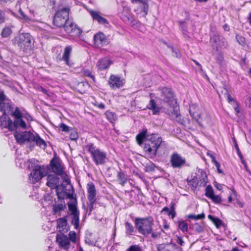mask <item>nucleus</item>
I'll return each mask as SVG.
<instances>
[{
	"label": "nucleus",
	"mask_w": 251,
	"mask_h": 251,
	"mask_svg": "<svg viewBox=\"0 0 251 251\" xmlns=\"http://www.w3.org/2000/svg\"><path fill=\"white\" fill-rule=\"evenodd\" d=\"M135 225L138 232L145 237L150 234L153 239H156L160 236L163 231L160 226H155L152 218H136L135 219Z\"/></svg>",
	"instance_id": "nucleus-1"
},
{
	"label": "nucleus",
	"mask_w": 251,
	"mask_h": 251,
	"mask_svg": "<svg viewBox=\"0 0 251 251\" xmlns=\"http://www.w3.org/2000/svg\"><path fill=\"white\" fill-rule=\"evenodd\" d=\"M14 136L17 142L20 144H23L25 142L30 143V148H33L35 147V144L44 149L47 147L45 141L37 133L33 134L30 131H25L22 133H16Z\"/></svg>",
	"instance_id": "nucleus-2"
},
{
	"label": "nucleus",
	"mask_w": 251,
	"mask_h": 251,
	"mask_svg": "<svg viewBox=\"0 0 251 251\" xmlns=\"http://www.w3.org/2000/svg\"><path fill=\"white\" fill-rule=\"evenodd\" d=\"M162 142V138L158 134L152 133L149 135L142 147L146 155L151 159H154L157 155V150Z\"/></svg>",
	"instance_id": "nucleus-3"
},
{
	"label": "nucleus",
	"mask_w": 251,
	"mask_h": 251,
	"mask_svg": "<svg viewBox=\"0 0 251 251\" xmlns=\"http://www.w3.org/2000/svg\"><path fill=\"white\" fill-rule=\"evenodd\" d=\"M56 195L59 200H64V199L70 200L69 202H71L74 199H76L74 196V189L70 183V180L64 178L63 182L55 189Z\"/></svg>",
	"instance_id": "nucleus-4"
},
{
	"label": "nucleus",
	"mask_w": 251,
	"mask_h": 251,
	"mask_svg": "<svg viewBox=\"0 0 251 251\" xmlns=\"http://www.w3.org/2000/svg\"><path fill=\"white\" fill-rule=\"evenodd\" d=\"M14 43L22 51L28 52L34 46V39L29 33H24L15 38Z\"/></svg>",
	"instance_id": "nucleus-5"
},
{
	"label": "nucleus",
	"mask_w": 251,
	"mask_h": 251,
	"mask_svg": "<svg viewBox=\"0 0 251 251\" xmlns=\"http://www.w3.org/2000/svg\"><path fill=\"white\" fill-rule=\"evenodd\" d=\"M86 148L96 165H103L106 162V153L97 148L93 143L87 144Z\"/></svg>",
	"instance_id": "nucleus-6"
},
{
	"label": "nucleus",
	"mask_w": 251,
	"mask_h": 251,
	"mask_svg": "<svg viewBox=\"0 0 251 251\" xmlns=\"http://www.w3.org/2000/svg\"><path fill=\"white\" fill-rule=\"evenodd\" d=\"M77 204V199H74L71 202L68 203L69 212L66 216L75 229H77L79 226V211Z\"/></svg>",
	"instance_id": "nucleus-7"
},
{
	"label": "nucleus",
	"mask_w": 251,
	"mask_h": 251,
	"mask_svg": "<svg viewBox=\"0 0 251 251\" xmlns=\"http://www.w3.org/2000/svg\"><path fill=\"white\" fill-rule=\"evenodd\" d=\"M161 94V96L162 100L169 103L170 105V112H171L172 117L175 120L178 121L180 120V115L178 113L177 111L173 106L171 105L170 102L173 101L174 99V93L170 88L162 87L159 89Z\"/></svg>",
	"instance_id": "nucleus-8"
},
{
	"label": "nucleus",
	"mask_w": 251,
	"mask_h": 251,
	"mask_svg": "<svg viewBox=\"0 0 251 251\" xmlns=\"http://www.w3.org/2000/svg\"><path fill=\"white\" fill-rule=\"evenodd\" d=\"M69 8H64L58 10L54 16L53 23L54 25L58 27L66 26L69 21Z\"/></svg>",
	"instance_id": "nucleus-9"
},
{
	"label": "nucleus",
	"mask_w": 251,
	"mask_h": 251,
	"mask_svg": "<svg viewBox=\"0 0 251 251\" xmlns=\"http://www.w3.org/2000/svg\"><path fill=\"white\" fill-rule=\"evenodd\" d=\"M170 163L173 168L181 169L186 165V160L181 154L174 152L170 155Z\"/></svg>",
	"instance_id": "nucleus-10"
},
{
	"label": "nucleus",
	"mask_w": 251,
	"mask_h": 251,
	"mask_svg": "<svg viewBox=\"0 0 251 251\" xmlns=\"http://www.w3.org/2000/svg\"><path fill=\"white\" fill-rule=\"evenodd\" d=\"M51 171L58 176H60L63 178L67 176V175L63 170L60 161L57 158L53 157L50 162Z\"/></svg>",
	"instance_id": "nucleus-11"
},
{
	"label": "nucleus",
	"mask_w": 251,
	"mask_h": 251,
	"mask_svg": "<svg viewBox=\"0 0 251 251\" xmlns=\"http://www.w3.org/2000/svg\"><path fill=\"white\" fill-rule=\"evenodd\" d=\"M194 106L190 107L189 113L191 116L196 121V122L201 127L203 126L204 124H209L210 122V117L208 116H205L204 119L201 117V115L198 112H195Z\"/></svg>",
	"instance_id": "nucleus-12"
},
{
	"label": "nucleus",
	"mask_w": 251,
	"mask_h": 251,
	"mask_svg": "<svg viewBox=\"0 0 251 251\" xmlns=\"http://www.w3.org/2000/svg\"><path fill=\"white\" fill-rule=\"evenodd\" d=\"M210 42L217 50L218 48H226L227 43L223 37H220L217 33H213L211 35Z\"/></svg>",
	"instance_id": "nucleus-13"
},
{
	"label": "nucleus",
	"mask_w": 251,
	"mask_h": 251,
	"mask_svg": "<svg viewBox=\"0 0 251 251\" xmlns=\"http://www.w3.org/2000/svg\"><path fill=\"white\" fill-rule=\"evenodd\" d=\"M44 168L40 165H36L32 172L29 175L30 180L32 181L33 183H35L40 180L43 177L45 176L43 172Z\"/></svg>",
	"instance_id": "nucleus-14"
},
{
	"label": "nucleus",
	"mask_w": 251,
	"mask_h": 251,
	"mask_svg": "<svg viewBox=\"0 0 251 251\" xmlns=\"http://www.w3.org/2000/svg\"><path fill=\"white\" fill-rule=\"evenodd\" d=\"M65 31L72 36H79L82 31L76 25L69 22L68 24L64 26Z\"/></svg>",
	"instance_id": "nucleus-15"
},
{
	"label": "nucleus",
	"mask_w": 251,
	"mask_h": 251,
	"mask_svg": "<svg viewBox=\"0 0 251 251\" xmlns=\"http://www.w3.org/2000/svg\"><path fill=\"white\" fill-rule=\"evenodd\" d=\"M13 122L8 116V115L3 114L0 117V126L1 128H5L9 131L14 130V126L13 125Z\"/></svg>",
	"instance_id": "nucleus-16"
},
{
	"label": "nucleus",
	"mask_w": 251,
	"mask_h": 251,
	"mask_svg": "<svg viewBox=\"0 0 251 251\" xmlns=\"http://www.w3.org/2000/svg\"><path fill=\"white\" fill-rule=\"evenodd\" d=\"M47 180V186L51 189L57 188L63 182L58 176L52 174H49Z\"/></svg>",
	"instance_id": "nucleus-17"
},
{
	"label": "nucleus",
	"mask_w": 251,
	"mask_h": 251,
	"mask_svg": "<svg viewBox=\"0 0 251 251\" xmlns=\"http://www.w3.org/2000/svg\"><path fill=\"white\" fill-rule=\"evenodd\" d=\"M12 106V102L6 96L4 100L0 102V111L3 112V114H11Z\"/></svg>",
	"instance_id": "nucleus-18"
},
{
	"label": "nucleus",
	"mask_w": 251,
	"mask_h": 251,
	"mask_svg": "<svg viewBox=\"0 0 251 251\" xmlns=\"http://www.w3.org/2000/svg\"><path fill=\"white\" fill-rule=\"evenodd\" d=\"M108 83L112 89L120 88L124 85L123 80L118 75H110Z\"/></svg>",
	"instance_id": "nucleus-19"
},
{
	"label": "nucleus",
	"mask_w": 251,
	"mask_h": 251,
	"mask_svg": "<svg viewBox=\"0 0 251 251\" xmlns=\"http://www.w3.org/2000/svg\"><path fill=\"white\" fill-rule=\"evenodd\" d=\"M94 41L95 45L99 48H100L108 44L107 39L106 38L105 35L102 32H99L95 35Z\"/></svg>",
	"instance_id": "nucleus-20"
},
{
	"label": "nucleus",
	"mask_w": 251,
	"mask_h": 251,
	"mask_svg": "<svg viewBox=\"0 0 251 251\" xmlns=\"http://www.w3.org/2000/svg\"><path fill=\"white\" fill-rule=\"evenodd\" d=\"M56 222L57 228L59 232L66 233L69 230L70 227L66 217L59 218L57 220Z\"/></svg>",
	"instance_id": "nucleus-21"
},
{
	"label": "nucleus",
	"mask_w": 251,
	"mask_h": 251,
	"mask_svg": "<svg viewBox=\"0 0 251 251\" xmlns=\"http://www.w3.org/2000/svg\"><path fill=\"white\" fill-rule=\"evenodd\" d=\"M157 251H178V247L174 243L160 244L157 246Z\"/></svg>",
	"instance_id": "nucleus-22"
},
{
	"label": "nucleus",
	"mask_w": 251,
	"mask_h": 251,
	"mask_svg": "<svg viewBox=\"0 0 251 251\" xmlns=\"http://www.w3.org/2000/svg\"><path fill=\"white\" fill-rule=\"evenodd\" d=\"M56 239L59 245L65 249L67 250L70 248V241L66 236L64 234H57Z\"/></svg>",
	"instance_id": "nucleus-23"
},
{
	"label": "nucleus",
	"mask_w": 251,
	"mask_h": 251,
	"mask_svg": "<svg viewBox=\"0 0 251 251\" xmlns=\"http://www.w3.org/2000/svg\"><path fill=\"white\" fill-rule=\"evenodd\" d=\"M149 135H151V134L147 133V129L143 130L141 132L137 135L136 137V141L140 146L142 147L144 146L145 140Z\"/></svg>",
	"instance_id": "nucleus-24"
},
{
	"label": "nucleus",
	"mask_w": 251,
	"mask_h": 251,
	"mask_svg": "<svg viewBox=\"0 0 251 251\" xmlns=\"http://www.w3.org/2000/svg\"><path fill=\"white\" fill-rule=\"evenodd\" d=\"M87 192L88 201L96 200V190L95 186L92 182L87 184Z\"/></svg>",
	"instance_id": "nucleus-25"
},
{
	"label": "nucleus",
	"mask_w": 251,
	"mask_h": 251,
	"mask_svg": "<svg viewBox=\"0 0 251 251\" xmlns=\"http://www.w3.org/2000/svg\"><path fill=\"white\" fill-rule=\"evenodd\" d=\"M112 63L110 59L107 58H103L99 60L97 63V66L99 70H103L109 68Z\"/></svg>",
	"instance_id": "nucleus-26"
},
{
	"label": "nucleus",
	"mask_w": 251,
	"mask_h": 251,
	"mask_svg": "<svg viewBox=\"0 0 251 251\" xmlns=\"http://www.w3.org/2000/svg\"><path fill=\"white\" fill-rule=\"evenodd\" d=\"M90 14L93 20L97 21L99 23L103 25L108 24V21L105 18L101 17L100 15L99 12L95 11H92Z\"/></svg>",
	"instance_id": "nucleus-27"
},
{
	"label": "nucleus",
	"mask_w": 251,
	"mask_h": 251,
	"mask_svg": "<svg viewBox=\"0 0 251 251\" xmlns=\"http://www.w3.org/2000/svg\"><path fill=\"white\" fill-rule=\"evenodd\" d=\"M72 48L71 46H66L64 49V53L62 56V60L64 61L66 64L69 65V57L72 51Z\"/></svg>",
	"instance_id": "nucleus-28"
},
{
	"label": "nucleus",
	"mask_w": 251,
	"mask_h": 251,
	"mask_svg": "<svg viewBox=\"0 0 251 251\" xmlns=\"http://www.w3.org/2000/svg\"><path fill=\"white\" fill-rule=\"evenodd\" d=\"M13 125L14 126V130L17 129L18 127H21L23 129L26 128V125L22 118L14 119Z\"/></svg>",
	"instance_id": "nucleus-29"
},
{
	"label": "nucleus",
	"mask_w": 251,
	"mask_h": 251,
	"mask_svg": "<svg viewBox=\"0 0 251 251\" xmlns=\"http://www.w3.org/2000/svg\"><path fill=\"white\" fill-rule=\"evenodd\" d=\"M117 179L120 184L122 186H124L127 180V176L120 170L117 174Z\"/></svg>",
	"instance_id": "nucleus-30"
},
{
	"label": "nucleus",
	"mask_w": 251,
	"mask_h": 251,
	"mask_svg": "<svg viewBox=\"0 0 251 251\" xmlns=\"http://www.w3.org/2000/svg\"><path fill=\"white\" fill-rule=\"evenodd\" d=\"M147 108L152 111L153 114H156L159 112V108L156 106V102L153 99H151L147 105Z\"/></svg>",
	"instance_id": "nucleus-31"
},
{
	"label": "nucleus",
	"mask_w": 251,
	"mask_h": 251,
	"mask_svg": "<svg viewBox=\"0 0 251 251\" xmlns=\"http://www.w3.org/2000/svg\"><path fill=\"white\" fill-rule=\"evenodd\" d=\"M208 218L212 222L217 228H219L224 225L223 222L221 219L214 217L211 215H208Z\"/></svg>",
	"instance_id": "nucleus-32"
},
{
	"label": "nucleus",
	"mask_w": 251,
	"mask_h": 251,
	"mask_svg": "<svg viewBox=\"0 0 251 251\" xmlns=\"http://www.w3.org/2000/svg\"><path fill=\"white\" fill-rule=\"evenodd\" d=\"M66 208V205L65 202L61 201L60 203L56 204L53 205V212L54 214H57L58 212L64 210Z\"/></svg>",
	"instance_id": "nucleus-33"
},
{
	"label": "nucleus",
	"mask_w": 251,
	"mask_h": 251,
	"mask_svg": "<svg viewBox=\"0 0 251 251\" xmlns=\"http://www.w3.org/2000/svg\"><path fill=\"white\" fill-rule=\"evenodd\" d=\"M199 186L204 187L207 183V176L205 172H201V177H198Z\"/></svg>",
	"instance_id": "nucleus-34"
},
{
	"label": "nucleus",
	"mask_w": 251,
	"mask_h": 251,
	"mask_svg": "<svg viewBox=\"0 0 251 251\" xmlns=\"http://www.w3.org/2000/svg\"><path fill=\"white\" fill-rule=\"evenodd\" d=\"M178 228L183 232H186L188 231V224L184 222V220L180 219H179L177 222Z\"/></svg>",
	"instance_id": "nucleus-35"
},
{
	"label": "nucleus",
	"mask_w": 251,
	"mask_h": 251,
	"mask_svg": "<svg viewBox=\"0 0 251 251\" xmlns=\"http://www.w3.org/2000/svg\"><path fill=\"white\" fill-rule=\"evenodd\" d=\"M12 33V29L9 26H5L2 30L1 36L3 38L9 37Z\"/></svg>",
	"instance_id": "nucleus-36"
},
{
	"label": "nucleus",
	"mask_w": 251,
	"mask_h": 251,
	"mask_svg": "<svg viewBox=\"0 0 251 251\" xmlns=\"http://www.w3.org/2000/svg\"><path fill=\"white\" fill-rule=\"evenodd\" d=\"M105 114L107 120L111 123H113L117 120L116 115L114 112L107 111Z\"/></svg>",
	"instance_id": "nucleus-37"
},
{
	"label": "nucleus",
	"mask_w": 251,
	"mask_h": 251,
	"mask_svg": "<svg viewBox=\"0 0 251 251\" xmlns=\"http://www.w3.org/2000/svg\"><path fill=\"white\" fill-rule=\"evenodd\" d=\"M126 233L128 235H132L134 231L133 226L128 222L125 223Z\"/></svg>",
	"instance_id": "nucleus-38"
},
{
	"label": "nucleus",
	"mask_w": 251,
	"mask_h": 251,
	"mask_svg": "<svg viewBox=\"0 0 251 251\" xmlns=\"http://www.w3.org/2000/svg\"><path fill=\"white\" fill-rule=\"evenodd\" d=\"M191 226V228L197 233L202 232L204 230V227L198 223L193 224Z\"/></svg>",
	"instance_id": "nucleus-39"
},
{
	"label": "nucleus",
	"mask_w": 251,
	"mask_h": 251,
	"mask_svg": "<svg viewBox=\"0 0 251 251\" xmlns=\"http://www.w3.org/2000/svg\"><path fill=\"white\" fill-rule=\"evenodd\" d=\"M14 117L15 119H19L20 118H22V115L21 112H20L19 108L17 107L15 108V111H14V107L12 106V110L11 111V114Z\"/></svg>",
	"instance_id": "nucleus-40"
},
{
	"label": "nucleus",
	"mask_w": 251,
	"mask_h": 251,
	"mask_svg": "<svg viewBox=\"0 0 251 251\" xmlns=\"http://www.w3.org/2000/svg\"><path fill=\"white\" fill-rule=\"evenodd\" d=\"M214 195V190L212 186L210 185H207L205 188V196L210 199Z\"/></svg>",
	"instance_id": "nucleus-41"
},
{
	"label": "nucleus",
	"mask_w": 251,
	"mask_h": 251,
	"mask_svg": "<svg viewBox=\"0 0 251 251\" xmlns=\"http://www.w3.org/2000/svg\"><path fill=\"white\" fill-rule=\"evenodd\" d=\"M188 218L198 220L199 219H203L205 218V215L204 213H201L198 215L189 214L187 216Z\"/></svg>",
	"instance_id": "nucleus-42"
},
{
	"label": "nucleus",
	"mask_w": 251,
	"mask_h": 251,
	"mask_svg": "<svg viewBox=\"0 0 251 251\" xmlns=\"http://www.w3.org/2000/svg\"><path fill=\"white\" fill-rule=\"evenodd\" d=\"M82 74L84 76L89 77L91 78L93 82L95 81V77L94 75H93L91 72V71L89 70H83L82 71Z\"/></svg>",
	"instance_id": "nucleus-43"
},
{
	"label": "nucleus",
	"mask_w": 251,
	"mask_h": 251,
	"mask_svg": "<svg viewBox=\"0 0 251 251\" xmlns=\"http://www.w3.org/2000/svg\"><path fill=\"white\" fill-rule=\"evenodd\" d=\"M59 127L62 131L65 132H69L72 129L64 123H61L59 124Z\"/></svg>",
	"instance_id": "nucleus-44"
},
{
	"label": "nucleus",
	"mask_w": 251,
	"mask_h": 251,
	"mask_svg": "<svg viewBox=\"0 0 251 251\" xmlns=\"http://www.w3.org/2000/svg\"><path fill=\"white\" fill-rule=\"evenodd\" d=\"M190 185L194 188H196L199 186V180L197 176H194L193 179L190 181Z\"/></svg>",
	"instance_id": "nucleus-45"
},
{
	"label": "nucleus",
	"mask_w": 251,
	"mask_h": 251,
	"mask_svg": "<svg viewBox=\"0 0 251 251\" xmlns=\"http://www.w3.org/2000/svg\"><path fill=\"white\" fill-rule=\"evenodd\" d=\"M70 138L71 140L76 141L78 138L77 132L75 130L72 129L71 130Z\"/></svg>",
	"instance_id": "nucleus-46"
},
{
	"label": "nucleus",
	"mask_w": 251,
	"mask_h": 251,
	"mask_svg": "<svg viewBox=\"0 0 251 251\" xmlns=\"http://www.w3.org/2000/svg\"><path fill=\"white\" fill-rule=\"evenodd\" d=\"M232 140H233V143H234V147H235V148L236 149V151H237V153L240 158V159H242L243 158V155L239 150V147L237 145V142L236 141V139L235 138V137H233L232 138Z\"/></svg>",
	"instance_id": "nucleus-47"
},
{
	"label": "nucleus",
	"mask_w": 251,
	"mask_h": 251,
	"mask_svg": "<svg viewBox=\"0 0 251 251\" xmlns=\"http://www.w3.org/2000/svg\"><path fill=\"white\" fill-rule=\"evenodd\" d=\"M168 48H170L171 51H172L173 56L177 58H179L180 57L179 51L177 49H175L172 46H169Z\"/></svg>",
	"instance_id": "nucleus-48"
},
{
	"label": "nucleus",
	"mask_w": 251,
	"mask_h": 251,
	"mask_svg": "<svg viewBox=\"0 0 251 251\" xmlns=\"http://www.w3.org/2000/svg\"><path fill=\"white\" fill-rule=\"evenodd\" d=\"M126 251H143L139 245H132L130 246Z\"/></svg>",
	"instance_id": "nucleus-49"
},
{
	"label": "nucleus",
	"mask_w": 251,
	"mask_h": 251,
	"mask_svg": "<svg viewBox=\"0 0 251 251\" xmlns=\"http://www.w3.org/2000/svg\"><path fill=\"white\" fill-rule=\"evenodd\" d=\"M210 199L215 203H220L222 201L221 198L219 195H214Z\"/></svg>",
	"instance_id": "nucleus-50"
},
{
	"label": "nucleus",
	"mask_w": 251,
	"mask_h": 251,
	"mask_svg": "<svg viewBox=\"0 0 251 251\" xmlns=\"http://www.w3.org/2000/svg\"><path fill=\"white\" fill-rule=\"evenodd\" d=\"M76 233L74 231H71L69 233V238L73 242L75 243L76 241Z\"/></svg>",
	"instance_id": "nucleus-51"
},
{
	"label": "nucleus",
	"mask_w": 251,
	"mask_h": 251,
	"mask_svg": "<svg viewBox=\"0 0 251 251\" xmlns=\"http://www.w3.org/2000/svg\"><path fill=\"white\" fill-rule=\"evenodd\" d=\"M145 2H141L143 4L142 10L145 13V15H147L148 12L149 5H148V1L149 0H145Z\"/></svg>",
	"instance_id": "nucleus-52"
},
{
	"label": "nucleus",
	"mask_w": 251,
	"mask_h": 251,
	"mask_svg": "<svg viewBox=\"0 0 251 251\" xmlns=\"http://www.w3.org/2000/svg\"><path fill=\"white\" fill-rule=\"evenodd\" d=\"M179 24L182 29L183 34L184 35H186L187 32V26L185 25L184 22H179Z\"/></svg>",
	"instance_id": "nucleus-53"
},
{
	"label": "nucleus",
	"mask_w": 251,
	"mask_h": 251,
	"mask_svg": "<svg viewBox=\"0 0 251 251\" xmlns=\"http://www.w3.org/2000/svg\"><path fill=\"white\" fill-rule=\"evenodd\" d=\"M236 39L239 44L244 45L245 44V39L243 36L237 35L236 36Z\"/></svg>",
	"instance_id": "nucleus-54"
},
{
	"label": "nucleus",
	"mask_w": 251,
	"mask_h": 251,
	"mask_svg": "<svg viewBox=\"0 0 251 251\" xmlns=\"http://www.w3.org/2000/svg\"><path fill=\"white\" fill-rule=\"evenodd\" d=\"M5 12L0 9V25L5 22Z\"/></svg>",
	"instance_id": "nucleus-55"
},
{
	"label": "nucleus",
	"mask_w": 251,
	"mask_h": 251,
	"mask_svg": "<svg viewBox=\"0 0 251 251\" xmlns=\"http://www.w3.org/2000/svg\"><path fill=\"white\" fill-rule=\"evenodd\" d=\"M216 60L218 63L221 64L224 60V57L223 55L220 53H218L216 57Z\"/></svg>",
	"instance_id": "nucleus-56"
},
{
	"label": "nucleus",
	"mask_w": 251,
	"mask_h": 251,
	"mask_svg": "<svg viewBox=\"0 0 251 251\" xmlns=\"http://www.w3.org/2000/svg\"><path fill=\"white\" fill-rule=\"evenodd\" d=\"M156 168L155 165L153 163L148 165L146 167V171L149 172H153Z\"/></svg>",
	"instance_id": "nucleus-57"
},
{
	"label": "nucleus",
	"mask_w": 251,
	"mask_h": 251,
	"mask_svg": "<svg viewBox=\"0 0 251 251\" xmlns=\"http://www.w3.org/2000/svg\"><path fill=\"white\" fill-rule=\"evenodd\" d=\"M96 200L89 201V203L88 204V208L89 213H91L94 209V205L96 203Z\"/></svg>",
	"instance_id": "nucleus-58"
},
{
	"label": "nucleus",
	"mask_w": 251,
	"mask_h": 251,
	"mask_svg": "<svg viewBox=\"0 0 251 251\" xmlns=\"http://www.w3.org/2000/svg\"><path fill=\"white\" fill-rule=\"evenodd\" d=\"M6 98V95L4 92L0 88V102L4 100Z\"/></svg>",
	"instance_id": "nucleus-59"
},
{
	"label": "nucleus",
	"mask_w": 251,
	"mask_h": 251,
	"mask_svg": "<svg viewBox=\"0 0 251 251\" xmlns=\"http://www.w3.org/2000/svg\"><path fill=\"white\" fill-rule=\"evenodd\" d=\"M216 167L217 168V170L219 174H223V171L220 169L221 165L220 163H219L217 161H215V162L214 163Z\"/></svg>",
	"instance_id": "nucleus-60"
},
{
	"label": "nucleus",
	"mask_w": 251,
	"mask_h": 251,
	"mask_svg": "<svg viewBox=\"0 0 251 251\" xmlns=\"http://www.w3.org/2000/svg\"><path fill=\"white\" fill-rule=\"evenodd\" d=\"M176 242L181 246H182L184 243L182 238L179 236H176Z\"/></svg>",
	"instance_id": "nucleus-61"
},
{
	"label": "nucleus",
	"mask_w": 251,
	"mask_h": 251,
	"mask_svg": "<svg viewBox=\"0 0 251 251\" xmlns=\"http://www.w3.org/2000/svg\"><path fill=\"white\" fill-rule=\"evenodd\" d=\"M19 12L23 19L26 21H30V19L25 14V13L22 10L20 9Z\"/></svg>",
	"instance_id": "nucleus-62"
},
{
	"label": "nucleus",
	"mask_w": 251,
	"mask_h": 251,
	"mask_svg": "<svg viewBox=\"0 0 251 251\" xmlns=\"http://www.w3.org/2000/svg\"><path fill=\"white\" fill-rule=\"evenodd\" d=\"M226 94H227V100H228V101L229 102H230L231 101H234L236 104H237V102L236 101H235L233 98L231 97V96L228 93L227 90H226Z\"/></svg>",
	"instance_id": "nucleus-63"
},
{
	"label": "nucleus",
	"mask_w": 251,
	"mask_h": 251,
	"mask_svg": "<svg viewBox=\"0 0 251 251\" xmlns=\"http://www.w3.org/2000/svg\"><path fill=\"white\" fill-rule=\"evenodd\" d=\"M168 215L169 216H171L172 219H174L176 215V212L175 210H173V211L170 210L169 211V212L168 213Z\"/></svg>",
	"instance_id": "nucleus-64"
}]
</instances>
